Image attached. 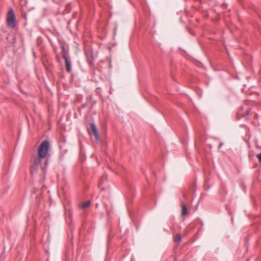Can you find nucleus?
Here are the masks:
<instances>
[{
	"instance_id": "nucleus-1",
	"label": "nucleus",
	"mask_w": 261,
	"mask_h": 261,
	"mask_svg": "<svg viewBox=\"0 0 261 261\" xmlns=\"http://www.w3.org/2000/svg\"><path fill=\"white\" fill-rule=\"evenodd\" d=\"M49 147L50 143L48 140H44L42 141L39 145L38 149V156L36 157L37 158V161H39V160H42L47 156L45 160L44 165L41 167V169L43 173L46 172L49 162V158L50 157V155L48 154V151L49 149Z\"/></svg>"
},
{
	"instance_id": "nucleus-2",
	"label": "nucleus",
	"mask_w": 261,
	"mask_h": 261,
	"mask_svg": "<svg viewBox=\"0 0 261 261\" xmlns=\"http://www.w3.org/2000/svg\"><path fill=\"white\" fill-rule=\"evenodd\" d=\"M61 48L62 49L61 53L62 58L65 60V65L66 70L67 72L70 73L72 71L71 69V62L70 58L69 50L66 49L64 44H61Z\"/></svg>"
},
{
	"instance_id": "nucleus-3",
	"label": "nucleus",
	"mask_w": 261,
	"mask_h": 261,
	"mask_svg": "<svg viewBox=\"0 0 261 261\" xmlns=\"http://www.w3.org/2000/svg\"><path fill=\"white\" fill-rule=\"evenodd\" d=\"M7 22L8 27L14 28L16 25V19L13 9H9L7 16Z\"/></svg>"
},
{
	"instance_id": "nucleus-4",
	"label": "nucleus",
	"mask_w": 261,
	"mask_h": 261,
	"mask_svg": "<svg viewBox=\"0 0 261 261\" xmlns=\"http://www.w3.org/2000/svg\"><path fill=\"white\" fill-rule=\"evenodd\" d=\"M41 160L37 161V158H35L34 159V163L30 168V172L32 174L36 173L38 169L39 166L41 165Z\"/></svg>"
},
{
	"instance_id": "nucleus-5",
	"label": "nucleus",
	"mask_w": 261,
	"mask_h": 261,
	"mask_svg": "<svg viewBox=\"0 0 261 261\" xmlns=\"http://www.w3.org/2000/svg\"><path fill=\"white\" fill-rule=\"evenodd\" d=\"M90 128L91 131L92 132V133H93L95 137V139L97 141H99L100 140V136L98 129L95 123L93 122L90 124Z\"/></svg>"
},
{
	"instance_id": "nucleus-6",
	"label": "nucleus",
	"mask_w": 261,
	"mask_h": 261,
	"mask_svg": "<svg viewBox=\"0 0 261 261\" xmlns=\"http://www.w3.org/2000/svg\"><path fill=\"white\" fill-rule=\"evenodd\" d=\"M180 205L181 207V215L182 216H186L188 213V208L185 203L183 201H181Z\"/></svg>"
},
{
	"instance_id": "nucleus-7",
	"label": "nucleus",
	"mask_w": 261,
	"mask_h": 261,
	"mask_svg": "<svg viewBox=\"0 0 261 261\" xmlns=\"http://www.w3.org/2000/svg\"><path fill=\"white\" fill-rule=\"evenodd\" d=\"M181 241V236L180 234H176L174 237V241L177 244L178 246Z\"/></svg>"
},
{
	"instance_id": "nucleus-8",
	"label": "nucleus",
	"mask_w": 261,
	"mask_h": 261,
	"mask_svg": "<svg viewBox=\"0 0 261 261\" xmlns=\"http://www.w3.org/2000/svg\"><path fill=\"white\" fill-rule=\"evenodd\" d=\"M90 204V200L86 201V202H83L81 204V208L85 209V208L89 207Z\"/></svg>"
},
{
	"instance_id": "nucleus-9",
	"label": "nucleus",
	"mask_w": 261,
	"mask_h": 261,
	"mask_svg": "<svg viewBox=\"0 0 261 261\" xmlns=\"http://www.w3.org/2000/svg\"><path fill=\"white\" fill-rule=\"evenodd\" d=\"M250 111H251V109L250 108L247 109V110L245 111V113L241 114H240L241 115V117L240 118H238L237 119L239 120V119H240L241 118L246 117L247 116H248L249 114Z\"/></svg>"
},
{
	"instance_id": "nucleus-10",
	"label": "nucleus",
	"mask_w": 261,
	"mask_h": 261,
	"mask_svg": "<svg viewBox=\"0 0 261 261\" xmlns=\"http://www.w3.org/2000/svg\"><path fill=\"white\" fill-rule=\"evenodd\" d=\"M71 10V3H69L65 6V10L66 11V13H70Z\"/></svg>"
},
{
	"instance_id": "nucleus-11",
	"label": "nucleus",
	"mask_w": 261,
	"mask_h": 261,
	"mask_svg": "<svg viewBox=\"0 0 261 261\" xmlns=\"http://www.w3.org/2000/svg\"><path fill=\"white\" fill-rule=\"evenodd\" d=\"M59 148L61 150V155L60 156V158L61 160H62L63 158V155L62 154V153L63 152L65 153L67 150V149H66L65 150H62V146L61 145H59Z\"/></svg>"
},
{
	"instance_id": "nucleus-12",
	"label": "nucleus",
	"mask_w": 261,
	"mask_h": 261,
	"mask_svg": "<svg viewBox=\"0 0 261 261\" xmlns=\"http://www.w3.org/2000/svg\"><path fill=\"white\" fill-rule=\"evenodd\" d=\"M91 57H92V59H91V60L89 59V60H88V61H87V62H88V63L89 65H90V66H94L93 57V55H92V56H91Z\"/></svg>"
},
{
	"instance_id": "nucleus-13",
	"label": "nucleus",
	"mask_w": 261,
	"mask_h": 261,
	"mask_svg": "<svg viewBox=\"0 0 261 261\" xmlns=\"http://www.w3.org/2000/svg\"><path fill=\"white\" fill-rule=\"evenodd\" d=\"M118 27V23L117 22H115L114 23V32H113V34L114 36H115L116 35Z\"/></svg>"
},
{
	"instance_id": "nucleus-14",
	"label": "nucleus",
	"mask_w": 261,
	"mask_h": 261,
	"mask_svg": "<svg viewBox=\"0 0 261 261\" xmlns=\"http://www.w3.org/2000/svg\"><path fill=\"white\" fill-rule=\"evenodd\" d=\"M88 103H87V102L83 103L81 107L79 108V111H80L82 109H84V108H86L88 106Z\"/></svg>"
},
{
	"instance_id": "nucleus-15",
	"label": "nucleus",
	"mask_w": 261,
	"mask_h": 261,
	"mask_svg": "<svg viewBox=\"0 0 261 261\" xmlns=\"http://www.w3.org/2000/svg\"><path fill=\"white\" fill-rule=\"evenodd\" d=\"M92 97V95H89L86 98V102L89 103V102L91 100Z\"/></svg>"
},
{
	"instance_id": "nucleus-16",
	"label": "nucleus",
	"mask_w": 261,
	"mask_h": 261,
	"mask_svg": "<svg viewBox=\"0 0 261 261\" xmlns=\"http://www.w3.org/2000/svg\"><path fill=\"white\" fill-rule=\"evenodd\" d=\"M256 158L258 160L259 163L261 164V152L256 155Z\"/></svg>"
},
{
	"instance_id": "nucleus-17",
	"label": "nucleus",
	"mask_w": 261,
	"mask_h": 261,
	"mask_svg": "<svg viewBox=\"0 0 261 261\" xmlns=\"http://www.w3.org/2000/svg\"><path fill=\"white\" fill-rule=\"evenodd\" d=\"M227 4H226V3H223L222 5V8H224V9H227Z\"/></svg>"
},
{
	"instance_id": "nucleus-18",
	"label": "nucleus",
	"mask_w": 261,
	"mask_h": 261,
	"mask_svg": "<svg viewBox=\"0 0 261 261\" xmlns=\"http://www.w3.org/2000/svg\"><path fill=\"white\" fill-rule=\"evenodd\" d=\"M223 145V143L222 142H220L219 143V145L218 146V149H219L220 147Z\"/></svg>"
},
{
	"instance_id": "nucleus-19",
	"label": "nucleus",
	"mask_w": 261,
	"mask_h": 261,
	"mask_svg": "<svg viewBox=\"0 0 261 261\" xmlns=\"http://www.w3.org/2000/svg\"><path fill=\"white\" fill-rule=\"evenodd\" d=\"M183 196H184V197H186V194H183Z\"/></svg>"
}]
</instances>
